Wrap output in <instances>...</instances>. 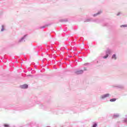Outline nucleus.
<instances>
[{
	"mask_svg": "<svg viewBox=\"0 0 127 127\" xmlns=\"http://www.w3.org/2000/svg\"><path fill=\"white\" fill-rule=\"evenodd\" d=\"M52 49H53V48H52L51 50H52Z\"/></svg>",
	"mask_w": 127,
	"mask_h": 127,
	"instance_id": "obj_31",
	"label": "nucleus"
},
{
	"mask_svg": "<svg viewBox=\"0 0 127 127\" xmlns=\"http://www.w3.org/2000/svg\"><path fill=\"white\" fill-rule=\"evenodd\" d=\"M35 72V71H32V72H31L32 74H33V72Z\"/></svg>",
	"mask_w": 127,
	"mask_h": 127,
	"instance_id": "obj_25",
	"label": "nucleus"
},
{
	"mask_svg": "<svg viewBox=\"0 0 127 127\" xmlns=\"http://www.w3.org/2000/svg\"><path fill=\"white\" fill-rule=\"evenodd\" d=\"M4 127H9V125H8V124H4Z\"/></svg>",
	"mask_w": 127,
	"mask_h": 127,
	"instance_id": "obj_20",
	"label": "nucleus"
},
{
	"mask_svg": "<svg viewBox=\"0 0 127 127\" xmlns=\"http://www.w3.org/2000/svg\"><path fill=\"white\" fill-rule=\"evenodd\" d=\"M116 87L119 89H124V88H125V86H124V85H119Z\"/></svg>",
	"mask_w": 127,
	"mask_h": 127,
	"instance_id": "obj_13",
	"label": "nucleus"
},
{
	"mask_svg": "<svg viewBox=\"0 0 127 127\" xmlns=\"http://www.w3.org/2000/svg\"><path fill=\"white\" fill-rule=\"evenodd\" d=\"M59 21H60V22H67V21H68V19H60Z\"/></svg>",
	"mask_w": 127,
	"mask_h": 127,
	"instance_id": "obj_11",
	"label": "nucleus"
},
{
	"mask_svg": "<svg viewBox=\"0 0 127 127\" xmlns=\"http://www.w3.org/2000/svg\"><path fill=\"white\" fill-rule=\"evenodd\" d=\"M91 21H93V19L92 18H88V19H86L84 20V22H90Z\"/></svg>",
	"mask_w": 127,
	"mask_h": 127,
	"instance_id": "obj_9",
	"label": "nucleus"
},
{
	"mask_svg": "<svg viewBox=\"0 0 127 127\" xmlns=\"http://www.w3.org/2000/svg\"><path fill=\"white\" fill-rule=\"evenodd\" d=\"M112 59H115V60H117V56L116 55V54L113 55V56L112 57Z\"/></svg>",
	"mask_w": 127,
	"mask_h": 127,
	"instance_id": "obj_14",
	"label": "nucleus"
},
{
	"mask_svg": "<svg viewBox=\"0 0 127 127\" xmlns=\"http://www.w3.org/2000/svg\"><path fill=\"white\" fill-rule=\"evenodd\" d=\"M120 14H121V12H119L118 13H117V15L119 16V15H120Z\"/></svg>",
	"mask_w": 127,
	"mask_h": 127,
	"instance_id": "obj_23",
	"label": "nucleus"
},
{
	"mask_svg": "<svg viewBox=\"0 0 127 127\" xmlns=\"http://www.w3.org/2000/svg\"><path fill=\"white\" fill-rule=\"evenodd\" d=\"M4 30V26L3 25H2V28L1 29V31L2 32Z\"/></svg>",
	"mask_w": 127,
	"mask_h": 127,
	"instance_id": "obj_19",
	"label": "nucleus"
},
{
	"mask_svg": "<svg viewBox=\"0 0 127 127\" xmlns=\"http://www.w3.org/2000/svg\"><path fill=\"white\" fill-rule=\"evenodd\" d=\"M97 126H98V124H97L96 123H94L92 126V127H97Z\"/></svg>",
	"mask_w": 127,
	"mask_h": 127,
	"instance_id": "obj_17",
	"label": "nucleus"
},
{
	"mask_svg": "<svg viewBox=\"0 0 127 127\" xmlns=\"http://www.w3.org/2000/svg\"><path fill=\"white\" fill-rule=\"evenodd\" d=\"M109 24L108 23H105L104 24L103 26H107Z\"/></svg>",
	"mask_w": 127,
	"mask_h": 127,
	"instance_id": "obj_21",
	"label": "nucleus"
},
{
	"mask_svg": "<svg viewBox=\"0 0 127 127\" xmlns=\"http://www.w3.org/2000/svg\"><path fill=\"white\" fill-rule=\"evenodd\" d=\"M64 31H66V29H65L64 30Z\"/></svg>",
	"mask_w": 127,
	"mask_h": 127,
	"instance_id": "obj_28",
	"label": "nucleus"
},
{
	"mask_svg": "<svg viewBox=\"0 0 127 127\" xmlns=\"http://www.w3.org/2000/svg\"><path fill=\"white\" fill-rule=\"evenodd\" d=\"M40 107L41 109H43V110H45L46 109V106H45L44 104H40Z\"/></svg>",
	"mask_w": 127,
	"mask_h": 127,
	"instance_id": "obj_10",
	"label": "nucleus"
},
{
	"mask_svg": "<svg viewBox=\"0 0 127 127\" xmlns=\"http://www.w3.org/2000/svg\"><path fill=\"white\" fill-rule=\"evenodd\" d=\"M84 65H85V66H87V65H90V63H85V64H84Z\"/></svg>",
	"mask_w": 127,
	"mask_h": 127,
	"instance_id": "obj_22",
	"label": "nucleus"
},
{
	"mask_svg": "<svg viewBox=\"0 0 127 127\" xmlns=\"http://www.w3.org/2000/svg\"><path fill=\"white\" fill-rule=\"evenodd\" d=\"M120 117V114H114L113 115V119H117V118H119Z\"/></svg>",
	"mask_w": 127,
	"mask_h": 127,
	"instance_id": "obj_12",
	"label": "nucleus"
},
{
	"mask_svg": "<svg viewBox=\"0 0 127 127\" xmlns=\"http://www.w3.org/2000/svg\"><path fill=\"white\" fill-rule=\"evenodd\" d=\"M27 35H24L21 38L19 39V40L17 41V44H20V43H24L25 42V40H26V37Z\"/></svg>",
	"mask_w": 127,
	"mask_h": 127,
	"instance_id": "obj_1",
	"label": "nucleus"
},
{
	"mask_svg": "<svg viewBox=\"0 0 127 127\" xmlns=\"http://www.w3.org/2000/svg\"><path fill=\"white\" fill-rule=\"evenodd\" d=\"M75 74H76V75H81V74H83L84 73V70H77L74 72Z\"/></svg>",
	"mask_w": 127,
	"mask_h": 127,
	"instance_id": "obj_4",
	"label": "nucleus"
},
{
	"mask_svg": "<svg viewBox=\"0 0 127 127\" xmlns=\"http://www.w3.org/2000/svg\"><path fill=\"white\" fill-rule=\"evenodd\" d=\"M117 101V98H112L110 99V102H116Z\"/></svg>",
	"mask_w": 127,
	"mask_h": 127,
	"instance_id": "obj_15",
	"label": "nucleus"
},
{
	"mask_svg": "<svg viewBox=\"0 0 127 127\" xmlns=\"http://www.w3.org/2000/svg\"><path fill=\"white\" fill-rule=\"evenodd\" d=\"M101 13H102L101 11H98L97 13H96L93 14V16L94 17H96V16H98V15H100V14H101Z\"/></svg>",
	"mask_w": 127,
	"mask_h": 127,
	"instance_id": "obj_7",
	"label": "nucleus"
},
{
	"mask_svg": "<svg viewBox=\"0 0 127 127\" xmlns=\"http://www.w3.org/2000/svg\"><path fill=\"white\" fill-rule=\"evenodd\" d=\"M120 27H127V24L122 25L120 26Z\"/></svg>",
	"mask_w": 127,
	"mask_h": 127,
	"instance_id": "obj_18",
	"label": "nucleus"
},
{
	"mask_svg": "<svg viewBox=\"0 0 127 127\" xmlns=\"http://www.w3.org/2000/svg\"><path fill=\"white\" fill-rule=\"evenodd\" d=\"M48 50H49V48H47V51H48Z\"/></svg>",
	"mask_w": 127,
	"mask_h": 127,
	"instance_id": "obj_26",
	"label": "nucleus"
},
{
	"mask_svg": "<svg viewBox=\"0 0 127 127\" xmlns=\"http://www.w3.org/2000/svg\"><path fill=\"white\" fill-rule=\"evenodd\" d=\"M86 70H87V69H86V68H84V71H86Z\"/></svg>",
	"mask_w": 127,
	"mask_h": 127,
	"instance_id": "obj_27",
	"label": "nucleus"
},
{
	"mask_svg": "<svg viewBox=\"0 0 127 127\" xmlns=\"http://www.w3.org/2000/svg\"><path fill=\"white\" fill-rule=\"evenodd\" d=\"M20 88H21V89H27L28 88V85L23 84V85H20Z\"/></svg>",
	"mask_w": 127,
	"mask_h": 127,
	"instance_id": "obj_6",
	"label": "nucleus"
},
{
	"mask_svg": "<svg viewBox=\"0 0 127 127\" xmlns=\"http://www.w3.org/2000/svg\"><path fill=\"white\" fill-rule=\"evenodd\" d=\"M68 57H69V58H72V56H68Z\"/></svg>",
	"mask_w": 127,
	"mask_h": 127,
	"instance_id": "obj_24",
	"label": "nucleus"
},
{
	"mask_svg": "<svg viewBox=\"0 0 127 127\" xmlns=\"http://www.w3.org/2000/svg\"><path fill=\"white\" fill-rule=\"evenodd\" d=\"M51 127L50 126H48V127Z\"/></svg>",
	"mask_w": 127,
	"mask_h": 127,
	"instance_id": "obj_30",
	"label": "nucleus"
},
{
	"mask_svg": "<svg viewBox=\"0 0 127 127\" xmlns=\"http://www.w3.org/2000/svg\"><path fill=\"white\" fill-rule=\"evenodd\" d=\"M113 52V51L110 49H108L106 51V55L104 57H103V58L104 59H107L109 57V55H110Z\"/></svg>",
	"mask_w": 127,
	"mask_h": 127,
	"instance_id": "obj_2",
	"label": "nucleus"
},
{
	"mask_svg": "<svg viewBox=\"0 0 127 127\" xmlns=\"http://www.w3.org/2000/svg\"><path fill=\"white\" fill-rule=\"evenodd\" d=\"M110 96H111V94L109 93H107V94L101 95V99H102V100H104V99H106V98H109Z\"/></svg>",
	"mask_w": 127,
	"mask_h": 127,
	"instance_id": "obj_3",
	"label": "nucleus"
},
{
	"mask_svg": "<svg viewBox=\"0 0 127 127\" xmlns=\"http://www.w3.org/2000/svg\"><path fill=\"white\" fill-rule=\"evenodd\" d=\"M40 48H41H41H42L41 47H40Z\"/></svg>",
	"mask_w": 127,
	"mask_h": 127,
	"instance_id": "obj_29",
	"label": "nucleus"
},
{
	"mask_svg": "<svg viewBox=\"0 0 127 127\" xmlns=\"http://www.w3.org/2000/svg\"><path fill=\"white\" fill-rule=\"evenodd\" d=\"M47 26H48V25H46L45 26H41V27H40V28L41 29H42V28H45V27H46Z\"/></svg>",
	"mask_w": 127,
	"mask_h": 127,
	"instance_id": "obj_16",
	"label": "nucleus"
},
{
	"mask_svg": "<svg viewBox=\"0 0 127 127\" xmlns=\"http://www.w3.org/2000/svg\"><path fill=\"white\" fill-rule=\"evenodd\" d=\"M103 59H104V58L102 57H99L98 58V60L96 62V63H100V61H103Z\"/></svg>",
	"mask_w": 127,
	"mask_h": 127,
	"instance_id": "obj_8",
	"label": "nucleus"
},
{
	"mask_svg": "<svg viewBox=\"0 0 127 127\" xmlns=\"http://www.w3.org/2000/svg\"><path fill=\"white\" fill-rule=\"evenodd\" d=\"M93 22H95L96 23H101L102 22V20L99 19H94L92 21Z\"/></svg>",
	"mask_w": 127,
	"mask_h": 127,
	"instance_id": "obj_5",
	"label": "nucleus"
}]
</instances>
